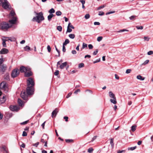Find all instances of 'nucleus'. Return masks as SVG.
Instances as JSON below:
<instances>
[{
    "instance_id": "1",
    "label": "nucleus",
    "mask_w": 153,
    "mask_h": 153,
    "mask_svg": "<svg viewBox=\"0 0 153 153\" xmlns=\"http://www.w3.org/2000/svg\"><path fill=\"white\" fill-rule=\"evenodd\" d=\"M10 19L9 20V25H12V27L13 25L16 24V23L17 18L16 14L13 10H12L10 14Z\"/></svg>"
},
{
    "instance_id": "2",
    "label": "nucleus",
    "mask_w": 153,
    "mask_h": 153,
    "mask_svg": "<svg viewBox=\"0 0 153 153\" xmlns=\"http://www.w3.org/2000/svg\"><path fill=\"white\" fill-rule=\"evenodd\" d=\"M44 20V18L43 14L42 12L38 13H36V16L34 17L32 19V21L33 22H36L39 23L42 21Z\"/></svg>"
},
{
    "instance_id": "3",
    "label": "nucleus",
    "mask_w": 153,
    "mask_h": 153,
    "mask_svg": "<svg viewBox=\"0 0 153 153\" xmlns=\"http://www.w3.org/2000/svg\"><path fill=\"white\" fill-rule=\"evenodd\" d=\"M2 7L5 9H8L11 10V7L7 0H2L1 5Z\"/></svg>"
},
{
    "instance_id": "4",
    "label": "nucleus",
    "mask_w": 153,
    "mask_h": 153,
    "mask_svg": "<svg viewBox=\"0 0 153 153\" xmlns=\"http://www.w3.org/2000/svg\"><path fill=\"white\" fill-rule=\"evenodd\" d=\"M11 27H12V25H9L5 22H3L0 24V28L2 30H7Z\"/></svg>"
},
{
    "instance_id": "5",
    "label": "nucleus",
    "mask_w": 153,
    "mask_h": 153,
    "mask_svg": "<svg viewBox=\"0 0 153 153\" xmlns=\"http://www.w3.org/2000/svg\"><path fill=\"white\" fill-rule=\"evenodd\" d=\"M108 93L109 97L111 98L110 100V101L111 102L114 104H116L117 103V102L116 97L114 94L111 91H109Z\"/></svg>"
},
{
    "instance_id": "6",
    "label": "nucleus",
    "mask_w": 153,
    "mask_h": 153,
    "mask_svg": "<svg viewBox=\"0 0 153 153\" xmlns=\"http://www.w3.org/2000/svg\"><path fill=\"white\" fill-rule=\"evenodd\" d=\"M27 85L28 87L30 86L33 87L34 85V81L31 78H29L27 80Z\"/></svg>"
},
{
    "instance_id": "7",
    "label": "nucleus",
    "mask_w": 153,
    "mask_h": 153,
    "mask_svg": "<svg viewBox=\"0 0 153 153\" xmlns=\"http://www.w3.org/2000/svg\"><path fill=\"white\" fill-rule=\"evenodd\" d=\"M0 89L4 90L6 92H7L8 90V88L7 87L6 83L4 82H2L0 84Z\"/></svg>"
},
{
    "instance_id": "8",
    "label": "nucleus",
    "mask_w": 153,
    "mask_h": 153,
    "mask_svg": "<svg viewBox=\"0 0 153 153\" xmlns=\"http://www.w3.org/2000/svg\"><path fill=\"white\" fill-rule=\"evenodd\" d=\"M19 74V69H14L11 73V76L13 78H15Z\"/></svg>"
},
{
    "instance_id": "9",
    "label": "nucleus",
    "mask_w": 153,
    "mask_h": 153,
    "mask_svg": "<svg viewBox=\"0 0 153 153\" xmlns=\"http://www.w3.org/2000/svg\"><path fill=\"white\" fill-rule=\"evenodd\" d=\"M33 87L30 86L28 87L27 89V92L28 95H30L33 94Z\"/></svg>"
},
{
    "instance_id": "10",
    "label": "nucleus",
    "mask_w": 153,
    "mask_h": 153,
    "mask_svg": "<svg viewBox=\"0 0 153 153\" xmlns=\"http://www.w3.org/2000/svg\"><path fill=\"white\" fill-rule=\"evenodd\" d=\"M10 109L13 111H18L19 109V107L16 105H11L10 107Z\"/></svg>"
},
{
    "instance_id": "11",
    "label": "nucleus",
    "mask_w": 153,
    "mask_h": 153,
    "mask_svg": "<svg viewBox=\"0 0 153 153\" xmlns=\"http://www.w3.org/2000/svg\"><path fill=\"white\" fill-rule=\"evenodd\" d=\"M30 69L28 68H26L24 66H22L20 68V71L21 72H25L30 70Z\"/></svg>"
},
{
    "instance_id": "12",
    "label": "nucleus",
    "mask_w": 153,
    "mask_h": 153,
    "mask_svg": "<svg viewBox=\"0 0 153 153\" xmlns=\"http://www.w3.org/2000/svg\"><path fill=\"white\" fill-rule=\"evenodd\" d=\"M21 96L24 100H26L27 99V95L25 91H22L21 92Z\"/></svg>"
},
{
    "instance_id": "13",
    "label": "nucleus",
    "mask_w": 153,
    "mask_h": 153,
    "mask_svg": "<svg viewBox=\"0 0 153 153\" xmlns=\"http://www.w3.org/2000/svg\"><path fill=\"white\" fill-rule=\"evenodd\" d=\"M48 138V137L46 134H43L41 139V142L43 143H44L45 142L47 141Z\"/></svg>"
},
{
    "instance_id": "14",
    "label": "nucleus",
    "mask_w": 153,
    "mask_h": 153,
    "mask_svg": "<svg viewBox=\"0 0 153 153\" xmlns=\"http://www.w3.org/2000/svg\"><path fill=\"white\" fill-rule=\"evenodd\" d=\"M0 151L3 152V153H5L6 152H8L7 149L5 146H0Z\"/></svg>"
},
{
    "instance_id": "15",
    "label": "nucleus",
    "mask_w": 153,
    "mask_h": 153,
    "mask_svg": "<svg viewBox=\"0 0 153 153\" xmlns=\"http://www.w3.org/2000/svg\"><path fill=\"white\" fill-rule=\"evenodd\" d=\"M8 50L7 49L5 48H2L0 51V54H6L8 52Z\"/></svg>"
},
{
    "instance_id": "16",
    "label": "nucleus",
    "mask_w": 153,
    "mask_h": 153,
    "mask_svg": "<svg viewBox=\"0 0 153 153\" xmlns=\"http://www.w3.org/2000/svg\"><path fill=\"white\" fill-rule=\"evenodd\" d=\"M0 65V71L3 72L7 68L6 65L5 64H3Z\"/></svg>"
},
{
    "instance_id": "17",
    "label": "nucleus",
    "mask_w": 153,
    "mask_h": 153,
    "mask_svg": "<svg viewBox=\"0 0 153 153\" xmlns=\"http://www.w3.org/2000/svg\"><path fill=\"white\" fill-rule=\"evenodd\" d=\"M59 110L57 108H56L52 112V113L51 116L52 117H55L57 114V113L58 112Z\"/></svg>"
},
{
    "instance_id": "18",
    "label": "nucleus",
    "mask_w": 153,
    "mask_h": 153,
    "mask_svg": "<svg viewBox=\"0 0 153 153\" xmlns=\"http://www.w3.org/2000/svg\"><path fill=\"white\" fill-rule=\"evenodd\" d=\"M67 65V62H65L64 63H62L61 65H60L59 66V68L61 69H63Z\"/></svg>"
},
{
    "instance_id": "19",
    "label": "nucleus",
    "mask_w": 153,
    "mask_h": 153,
    "mask_svg": "<svg viewBox=\"0 0 153 153\" xmlns=\"http://www.w3.org/2000/svg\"><path fill=\"white\" fill-rule=\"evenodd\" d=\"M28 72L26 71L25 73V76L26 77H29L31 76L32 74V73L29 70L28 71Z\"/></svg>"
},
{
    "instance_id": "20",
    "label": "nucleus",
    "mask_w": 153,
    "mask_h": 153,
    "mask_svg": "<svg viewBox=\"0 0 153 153\" xmlns=\"http://www.w3.org/2000/svg\"><path fill=\"white\" fill-rule=\"evenodd\" d=\"M2 40L3 41L2 42V45L4 47H6V44L5 43L7 41V39L5 37H4V38H3L2 39Z\"/></svg>"
},
{
    "instance_id": "21",
    "label": "nucleus",
    "mask_w": 153,
    "mask_h": 153,
    "mask_svg": "<svg viewBox=\"0 0 153 153\" xmlns=\"http://www.w3.org/2000/svg\"><path fill=\"white\" fill-rule=\"evenodd\" d=\"M137 78L141 80H143L145 79V77H143L140 75H138L137 76Z\"/></svg>"
},
{
    "instance_id": "22",
    "label": "nucleus",
    "mask_w": 153,
    "mask_h": 153,
    "mask_svg": "<svg viewBox=\"0 0 153 153\" xmlns=\"http://www.w3.org/2000/svg\"><path fill=\"white\" fill-rule=\"evenodd\" d=\"M53 16V15L52 14H50V15L48 16V18L49 21H50L51 20Z\"/></svg>"
},
{
    "instance_id": "23",
    "label": "nucleus",
    "mask_w": 153,
    "mask_h": 153,
    "mask_svg": "<svg viewBox=\"0 0 153 153\" xmlns=\"http://www.w3.org/2000/svg\"><path fill=\"white\" fill-rule=\"evenodd\" d=\"M114 139L113 138L110 139V144L111 146V147L112 148H113L114 146Z\"/></svg>"
},
{
    "instance_id": "24",
    "label": "nucleus",
    "mask_w": 153,
    "mask_h": 153,
    "mask_svg": "<svg viewBox=\"0 0 153 153\" xmlns=\"http://www.w3.org/2000/svg\"><path fill=\"white\" fill-rule=\"evenodd\" d=\"M69 43V40L68 39H67L65 40V42L63 43V45L65 46L67 44Z\"/></svg>"
},
{
    "instance_id": "25",
    "label": "nucleus",
    "mask_w": 153,
    "mask_h": 153,
    "mask_svg": "<svg viewBox=\"0 0 153 153\" xmlns=\"http://www.w3.org/2000/svg\"><path fill=\"white\" fill-rule=\"evenodd\" d=\"M136 127L137 126L136 125L132 126L131 127V131L133 132L134 131L136 130Z\"/></svg>"
},
{
    "instance_id": "26",
    "label": "nucleus",
    "mask_w": 153,
    "mask_h": 153,
    "mask_svg": "<svg viewBox=\"0 0 153 153\" xmlns=\"http://www.w3.org/2000/svg\"><path fill=\"white\" fill-rule=\"evenodd\" d=\"M75 35L74 34H71L69 35V37L72 39H74L75 37Z\"/></svg>"
},
{
    "instance_id": "27",
    "label": "nucleus",
    "mask_w": 153,
    "mask_h": 153,
    "mask_svg": "<svg viewBox=\"0 0 153 153\" xmlns=\"http://www.w3.org/2000/svg\"><path fill=\"white\" fill-rule=\"evenodd\" d=\"M106 6L105 5H102L100 6H99L97 8V10H100L104 8Z\"/></svg>"
},
{
    "instance_id": "28",
    "label": "nucleus",
    "mask_w": 153,
    "mask_h": 153,
    "mask_svg": "<svg viewBox=\"0 0 153 153\" xmlns=\"http://www.w3.org/2000/svg\"><path fill=\"white\" fill-rule=\"evenodd\" d=\"M18 102L20 105H21V106H22V101L20 99H18Z\"/></svg>"
},
{
    "instance_id": "29",
    "label": "nucleus",
    "mask_w": 153,
    "mask_h": 153,
    "mask_svg": "<svg viewBox=\"0 0 153 153\" xmlns=\"http://www.w3.org/2000/svg\"><path fill=\"white\" fill-rule=\"evenodd\" d=\"M72 31V29L69 27V26H68L66 32L70 33Z\"/></svg>"
},
{
    "instance_id": "30",
    "label": "nucleus",
    "mask_w": 153,
    "mask_h": 153,
    "mask_svg": "<svg viewBox=\"0 0 153 153\" xmlns=\"http://www.w3.org/2000/svg\"><path fill=\"white\" fill-rule=\"evenodd\" d=\"M136 148V146L133 147H129L128 148V150H130L132 151V150H133L134 149H135Z\"/></svg>"
},
{
    "instance_id": "31",
    "label": "nucleus",
    "mask_w": 153,
    "mask_h": 153,
    "mask_svg": "<svg viewBox=\"0 0 153 153\" xmlns=\"http://www.w3.org/2000/svg\"><path fill=\"white\" fill-rule=\"evenodd\" d=\"M7 40V41L8 40H10L11 41H15V39L14 38L12 39L11 38H10L9 37H6L5 38Z\"/></svg>"
},
{
    "instance_id": "32",
    "label": "nucleus",
    "mask_w": 153,
    "mask_h": 153,
    "mask_svg": "<svg viewBox=\"0 0 153 153\" xmlns=\"http://www.w3.org/2000/svg\"><path fill=\"white\" fill-rule=\"evenodd\" d=\"M90 17V15L89 14H87L85 15V18L86 19H87L89 18Z\"/></svg>"
},
{
    "instance_id": "33",
    "label": "nucleus",
    "mask_w": 153,
    "mask_h": 153,
    "mask_svg": "<svg viewBox=\"0 0 153 153\" xmlns=\"http://www.w3.org/2000/svg\"><path fill=\"white\" fill-rule=\"evenodd\" d=\"M84 65L83 63H81L79 64L78 66V68H80L82 67H83L84 66Z\"/></svg>"
},
{
    "instance_id": "34",
    "label": "nucleus",
    "mask_w": 153,
    "mask_h": 153,
    "mask_svg": "<svg viewBox=\"0 0 153 153\" xmlns=\"http://www.w3.org/2000/svg\"><path fill=\"white\" fill-rule=\"evenodd\" d=\"M102 36H99L97 37V40L98 42H100L102 40Z\"/></svg>"
},
{
    "instance_id": "35",
    "label": "nucleus",
    "mask_w": 153,
    "mask_h": 153,
    "mask_svg": "<svg viewBox=\"0 0 153 153\" xmlns=\"http://www.w3.org/2000/svg\"><path fill=\"white\" fill-rule=\"evenodd\" d=\"M24 48L25 51L29 50L30 49V48L28 46H26Z\"/></svg>"
},
{
    "instance_id": "36",
    "label": "nucleus",
    "mask_w": 153,
    "mask_h": 153,
    "mask_svg": "<svg viewBox=\"0 0 153 153\" xmlns=\"http://www.w3.org/2000/svg\"><path fill=\"white\" fill-rule=\"evenodd\" d=\"M87 45L85 43H83L82 44V49H84V48L87 47Z\"/></svg>"
},
{
    "instance_id": "37",
    "label": "nucleus",
    "mask_w": 153,
    "mask_h": 153,
    "mask_svg": "<svg viewBox=\"0 0 153 153\" xmlns=\"http://www.w3.org/2000/svg\"><path fill=\"white\" fill-rule=\"evenodd\" d=\"M57 29L59 31H61L62 30V27L60 26H58L57 27Z\"/></svg>"
},
{
    "instance_id": "38",
    "label": "nucleus",
    "mask_w": 153,
    "mask_h": 153,
    "mask_svg": "<svg viewBox=\"0 0 153 153\" xmlns=\"http://www.w3.org/2000/svg\"><path fill=\"white\" fill-rule=\"evenodd\" d=\"M93 149L92 148H89L88 150V152L91 153L92 152Z\"/></svg>"
},
{
    "instance_id": "39",
    "label": "nucleus",
    "mask_w": 153,
    "mask_h": 153,
    "mask_svg": "<svg viewBox=\"0 0 153 153\" xmlns=\"http://www.w3.org/2000/svg\"><path fill=\"white\" fill-rule=\"evenodd\" d=\"M115 12V11H109V12H107V13H106V15H107L110 14H111V13H114Z\"/></svg>"
},
{
    "instance_id": "40",
    "label": "nucleus",
    "mask_w": 153,
    "mask_h": 153,
    "mask_svg": "<svg viewBox=\"0 0 153 153\" xmlns=\"http://www.w3.org/2000/svg\"><path fill=\"white\" fill-rule=\"evenodd\" d=\"M68 26H69V27L70 28H71L72 29H74V27L72 25H71V23L70 22H69L68 24Z\"/></svg>"
},
{
    "instance_id": "41",
    "label": "nucleus",
    "mask_w": 153,
    "mask_h": 153,
    "mask_svg": "<svg viewBox=\"0 0 153 153\" xmlns=\"http://www.w3.org/2000/svg\"><path fill=\"white\" fill-rule=\"evenodd\" d=\"M4 60L3 58H0V65H1L3 62H4Z\"/></svg>"
},
{
    "instance_id": "42",
    "label": "nucleus",
    "mask_w": 153,
    "mask_h": 153,
    "mask_svg": "<svg viewBox=\"0 0 153 153\" xmlns=\"http://www.w3.org/2000/svg\"><path fill=\"white\" fill-rule=\"evenodd\" d=\"M47 49L48 51L49 52H50L51 51V48L50 46V45H48V46L47 47Z\"/></svg>"
},
{
    "instance_id": "43",
    "label": "nucleus",
    "mask_w": 153,
    "mask_h": 153,
    "mask_svg": "<svg viewBox=\"0 0 153 153\" xmlns=\"http://www.w3.org/2000/svg\"><path fill=\"white\" fill-rule=\"evenodd\" d=\"M73 141V140L72 139H66L65 140V141L67 143H70L71 142H72Z\"/></svg>"
},
{
    "instance_id": "44",
    "label": "nucleus",
    "mask_w": 153,
    "mask_h": 153,
    "mask_svg": "<svg viewBox=\"0 0 153 153\" xmlns=\"http://www.w3.org/2000/svg\"><path fill=\"white\" fill-rule=\"evenodd\" d=\"M149 60H146L142 64V65H145L147 64L149 62Z\"/></svg>"
},
{
    "instance_id": "45",
    "label": "nucleus",
    "mask_w": 153,
    "mask_h": 153,
    "mask_svg": "<svg viewBox=\"0 0 153 153\" xmlns=\"http://www.w3.org/2000/svg\"><path fill=\"white\" fill-rule=\"evenodd\" d=\"M136 28H137V29L139 30V29H140L142 30L143 28V27L142 26H136Z\"/></svg>"
},
{
    "instance_id": "46",
    "label": "nucleus",
    "mask_w": 153,
    "mask_h": 153,
    "mask_svg": "<svg viewBox=\"0 0 153 153\" xmlns=\"http://www.w3.org/2000/svg\"><path fill=\"white\" fill-rule=\"evenodd\" d=\"M136 17L135 16H130L129 18L130 20H133L134 19H135Z\"/></svg>"
},
{
    "instance_id": "47",
    "label": "nucleus",
    "mask_w": 153,
    "mask_h": 153,
    "mask_svg": "<svg viewBox=\"0 0 153 153\" xmlns=\"http://www.w3.org/2000/svg\"><path fill=\"white\" fill-rule=\"evenodd\" d=\"M98 52V50L97 49H96L95 51H94L93 52V55H96L97 54Z\"/></svg>"
},
{
    "instance_id": "48",
    "label": "nucleus",
    "mask_w": 153,
    "mask_h": 153,
    "mask_svg": "<svg viewBox=\"0 0 153 153\" xmlns=\"http://www.w3.org/2000/svg\"><path fill=\"white\" fill-rule=\"evenodd\" d=\"M56 14L58 16H60L61 14V12L60 11H58L56 12Z\"/></svg>"
},
{
    "instance_id": "49",
    "label": "nucleus",
    "mask_w": 153,
    "mask_h": 153,
    "mask_svg": "<svg viewBox=\"0 0 153 153\" xmlns=\"http://www.w3.org/2000/svg\"><path fill=\"white\" fill-rule=\"evenodd\" d=\"M100 59L99 58V59H97L96 60H95V61H94L93 62V63L94 64H95V63H97V62H100Z\"/></svg>"
},
{
    "instance_id": "50",
    "label": "nucleus",
    "mask_w": 153,
    "mask_h": 153,
    "mask_svg": "<svg viewBox=\"0 0 153 153\" xmlns=\"http://www.w3.org/2000/svg\"><path fill=\"white\" fill-rule=\"evenodd\" d=\"M125 152V150H118L117 151V153H122L123 152Z\"/></svg>"
},
{
    "instance_id": "51",
    "label": "nucleus",
    "mask_w": 153,
    "mask_h": 153,
    "mask_svg": "<svg viewBox=\"0 0 153 153\" xmlns=\"http://www.w3.org/2000/svg\"><path fill=\"white\" fill-rule=\"evenodd\" d=\"M104 14V13L102 11H100L99 12L98 15L99 16H102Z\"/></svg>"
},
{
    "instance_id": "52",
    "label": "nucleus",
    "mask_w": 153,
    "mask_h": 153,
    "mask_svg": "<svg viewBox=\"0 0 153 153\" xmlns=\"http://www.w3.org/2000/svg\"><path fill=\"white\" fill-rule=\"evenodd\" d=\"M88 47L90 49H92L93 48V46L91 44H89L88 45Z\"/></svg>"
},
{
    "instance_id": "53",
    "label": "nucleus",
    "mask_w": 153,
    "mask_h": 153,
    "mask_svg": "<svg viewBox=\"0 0 153 153\" xmlns=\"http://www.w3.org/2000/svg\"><path fill=\"white\" fill-rule=\"evenodd\" d=\"M124 31H128V30L126 29H123V30L119 31H118V32H123Z\"/></svg>"
},
{
    "instance_id": "54",
    "label": "nucleus",
    "mask_w": 153,
    "mask_h": 153,
    "mask_svg": "<svg viewBox=\"0 0 153 153\" xmlns=\"http://www.w3.org/2000/svg\"><path fill=\"white\" fill-rule=\"evenodd\" d=\"M39 144V142H37L36 143L33 144V146H34L36 147H37Z\"/></svg>"
},
{
    "instance_id": "55",
    "label": "nucleus",
    "mask_w": 153,
    "mask_h": 153,
    "mask_svg": "<svg viewBox=\"0 0 153 153\" xmlns=\"http://www.w3.org/2000/svg\"><path fill=\"white\" fill-rule=\"evenodd\" d=\"M54 75L56 76L58 75L59 74V71L58 70H56L54 73Z\"/></svg>"
},
{
    "instance_id": "56",
    "label": "nucleus",
    "mask_w": 153,
    "mask_h": 153,
    "mask_svg": "<svg viewBox=\"0 0 153 153\" xmlns=\"http://www.w3.org/2000/svg\"><path fill=\"white\" fill-rule=\"evenodd\" d=\"M27 133H26V132L25 131H24L23 132V134H22V135L23 136H27Z\"/></svg>"
},
{
    "instance_id": "57",
    "label": "nucleus",
    "mask_w": 153,
    "mask_h": 153,
    "mask_svg": "<svg viewBox=\"0 0 153 153\" xmlns=\"http://www.w3.org/2000/svg\"><path fill=\"white\" fill-rule=\"evenodd\" d=\"M144 39L145 40L149 41V38L148 37V36H144Z\"/></svg>"
},
{
    "instance_id": "58",
    "label": "nucleus",
    "mask_w": 153,
    "mask_h": 153,
    "mask_svg": "<svg viewBox=\"0 0 153 153\" xmlns=\"http://www.w3.org/2000/svg\"><path fill=\"white\" fill-rule=\"evenodd\" d=\"M131 70L130 69H128L126 70V74H128L131 72Z\"/></svg>"
},
{
    "instance_id": "59",
    "label": "nucleus",
    "mask_w": 153,
    "mask_h": 153,
    "mask_svg": "<svg viewBox=\"0 0 153 153\" xmlns=\"http://www.w3.org/2000/svg\"><path fill=\"white\" fill-rule=\"evenodd\" d=\"M153 51H150L147 53V54L148 55H151L153 54Z\"/></svg>"
},
{
    "instance_id": "60",
    "label": "nucleus",
    "mask_w": 153,
    "mask_h": 153,
    "mask_svg": "<svg viewBox=\"0 0 153 153\" xmlns=\"http://www.w3.org/2000/svg\"><path fill=\"white\" fill-rule=\"evenodd\" d=\"M28 122V121L27 120V121H25V122H24L22 123H21V125H25V124H26Z\"/></svg>"
},
{
    "instance_id": "61",
    "label": "nucleus",
    "mask_w": 153,
    "mask_h": 153,
    "mask_svg": "<svg viewBox=\"0 0 153 153\" xmlns=\"http://www.w3.org/2000/svg\"><path fill=\"white\" fill-rule=\"evenodd\" d=\"M62 51L63 52H65L66 51L65 48V45H63L62 47Z\"/></svg>"
},
{
    "instance_id": "62",
    "label": "nucleus",
    "mask_w": 153,
    "mask_h": 153,
    "mask_svg": "<svg viewBox=\"0 0 153 153\" xmlns=\"http://www.w3.org/2000/svg\"><path fill=\"white\" fill-rule=\"evenodd\" d=\"M94 25H100V23L99 22H95L94 23Z\"/></svg>"
},
{
    "instance_id": "63",
    "label": "nucleus",
    "mask_w": 153,
    "mask_h": 153,
    "mask_svg": "<svg viewBox=\"0 0 153 153\" xmlns=\"http://www.w3.org/2000/svg\"><path fill=\"white\" fill-rule=\"evenodd\" d=\"M80 90H79V89H78L77 90H76L74 92V94H77V92H80Z\"/></svg>"
},
{
    "instance_id": "64",
    "label": "nucleus",
    "mask_w": 153,
    "mask_h": 153,
    "mask_svg": "<svg viewBox=\"0 0 153 153\" xmlns=\"http://www.w3.org/2000/svg\"><path fill=\"white\" fill-rule=\"evenodd\" d=\"M72 53L73 54H75L76 53V52L75 50H73L71 51Z\"/></svg>"
}]
</instances>
